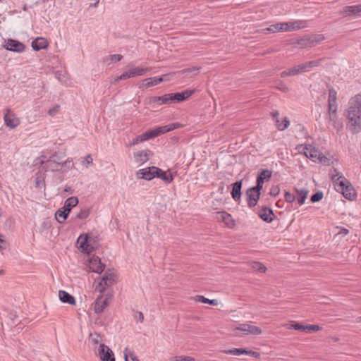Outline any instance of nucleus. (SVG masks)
<instances>
[{"instance_id": "obj_9", "label": "nucleus", "mask_w": 361, "mask_h": 361, "mask_svg": "<svg viewBox=\"0 0 361 361\" xmlns=\"http://www.w3.org/2000/svg\"><path fill=\"white\" fill-rule=\"evenodd\" d=\"M260 191L261 189H257L255 186L250 188L247 190V202L250 208L257 205V202L260 197Z\"/></svg>"}, {"instance_id": "obj_30", "label": "nucleus", "mask_w": 361, "mask_h": 361, "mask_svg": "<svg viewBox=\"0 0 361 361\" xmlns=\"http://www.w3.org/2000/svg\"><path fill=\"white\" fill-rule=\"evenodd\" d=\"M78 204V198L77 197L73 196L69 198H68L65 202L64 205L63 207V209L68 212V214L71 211V209L76 207Z\"/></svg>"}, {"instance_id": "obj_41", "label": "nucleus", "mask_w": 361, "mask_h": 361, "mask_svg": "<svg viewBox=\"0 0 361 361\" xmlns=\"http://www.w3.org/2000/svg\"><path fill=\"white\" fill-rule=\"evenodd\" d=\"M343 178L345 177L336 169H334L333 173L331 174V178L334 183L335 187L336 185Z\"/></svg>"}, {"instance_id": "obj_7", "label": "nucleus", "mask_w": 361, "mask_h": 361, "mask_svg": "<svg viewBox=\"0 0 361 361\" xmlns=\"http://www.w3.org/2000/svg\"><path fill=\"white\" fill-rule=\"evenodd\" d=\"M116 279L117 276L114 272L109 270L106 271L102 278L101 281L97 286L96 290L100 293H103L106 287H109L116 283Z\"/></svg>"}, {"instance_id": "obj_2", "label": "nucleus", "mask_w": 361, "mask_h": 361, "mask_svg": "<svg viewBox=\"0 0 361 361\" xmlns=\"http://www.w3.org/2000/svg\"><path fill=\"white\" fill-rule=\"evenodd\" d=\"M347 118L349 121L350 129L353 133L361 130V94H358L351 98L347 111Z\"/></svg>"}, {"instance_id": "obj_27", "label": "nucleus", "mask_w": 361, "mask_h": 361, "mask_svg": "<svg viewBox=\"0 0 361 361\" xmlns=\"http://www.w3.org/2000/svg\"><path fill=\"white\" fill-rule=\"evenodd\" d=\"M59 297L60 300L63 303H68L72 305L75 304V298L65 290H59Z\"/></svg>"}, {"instance_id": "obj_14", "label": "nucleus", "mask_w": 361, "mask_h": 361, "mask_svg": "<svg viewBox=\"0 0 361 361\" xmlns=\"http://www.w3.org/2000/svg\"><path fill=\"white\" fill-rule=\"evenodd\" d=\"M341 13L344 16L360 17L361 16V4L352 6H345L343 8Z\"/></svg>"}, {"instance_id": "obj_29", "label": "nucleus", "mask_w": 361, "mask_h": 361, "mask_svg": "<svg viewBox=\"0 0 361 361\" xmlns=\"http://www.w3.org/2000/svg\"><path fill=\"white\" fill-rule=\"evenodd\" d=\"M159 135V133L158 131V128H157L154 130H148V131L142 133V135H138L137 137H138L140 142H142L144 141L154 138Z\"/></svg>"}, {"instance_id": "obj_16", "label": "nucleus", "mask_w": 361, "mask_h": 361, "mask_svg": "<svg viewBox=\"0 0 361 361\" xmlns=\"http://www.w3.org/2000/svg\"><path fill=\"white\" fill-rule=\"evenodd\" d=\"M4 47L11 51L21 53L24 51L25 46L22 42H20L15 39H9L6 41Z\"/></svg>"}, {"instance_id": "obj_21", "label": "nucleus", "mask_w": 361, "mask_h": 361, "mask_svg": "<svg viewBox=\"0 0 361 361\" xmlns=\"http://www.w3.org/2000/svg\"><path fill=\"white\" fill-rule=\"evenodd\" d=\"M267 30L273 33L277 32H290L288 23H279L271 25L267 28Z\"/></svg>"}, {"instance_id": "obj_10", "label": "nucleus", "mask_w": 361, "mask_h": 361, "mask_svg": "<svg viewBox=\"0 0 361 361\" xmlns=\"http://www.w3.org/2000/svg\"><path fill=\"white\" fill-rule=\"evenodd\" d=\"M61 159L58 158L56 154H54L47 161H42V167L45 171H55L59 170L60 167L65 164L66 161L62 164L60 162Z\"/></svg>"}, {"instance_id": "obj_6", "label": "nucleus", "mask_w": 361, "mask_h": 361, "mask_svg": "<svg viewBox=\"0 0 361 361\" xmlns=\"http://www.w3.org/2000/svg\"><path fill=\"white\" fill-rule=\"evenodd\" d=\"M336 190L342 193L345 198L353 200L355 197V191L350 181L343 178L336 185Z\"/></svg>"}, {"instance_id": "obj_36", "label": "nucleus", "mask_w": 361, "mask_h": 361, "mask_svg": "<svg viewBox=\"0 0 361 361\" xmlns=\"http://www.w3.org/2000/svg\"><path fill=\"white\" fill-rule=\"evenodd\" d=\"M297 200L300 205H302L308 195V190L306 189L298 190L296 189Z\"/></svg>"}, {"instance_id": "obj_47", "label": "nucleus", "mask_w": 361, "mask_h": 361, "mask_svg": "<svg viewBox=\"0 0 361 361\" xmlns=\"http://www.w3.org/2000/svg\"><path fill=\"white\" fill-rule=\"evenodd\" d=\"M324 194L322 191H318L311 196V202H317L320 201L323 198Z\"/></svg>"}, {"instance_id": "obj_58", "label": "nucleus", "mask_w": 361, "mask_h": 361, "mask_svg": "<svg viewBox=\"0 0 361 361\" xmlns=\"http://www.w3.org/2000/svg\"><path fill=\"white\" fill-rule=\"evenodd\" d=\"M140 140H139L138 137H136L133 140V141L132 142V143H131L130 145H137V144H138V143H140Z\"/></svg>"}, {"instance_id": "obj_11", "label": "nucleus", "mask_w": 361, "mask_h": 361, "mask_svg": "<svg viewBox=\"0 0 361 361\" xmlns=\"http://www.w3.org/2000/svg\"><path fill=\"white\" fill-rule=\"evenodd\" d=\"M233 331H240L245 335L257 336L262 334V329L256 326H253L247 323L240 324L238 326L235 327Z\"/></svg>"}, {"instance_id": "obj_3", "label": "nucleus", "mask_w": 361, "mask_h": 361, "mask_svg": "<svg viewBox=\"0 0 361 361\" xmlns=\"http://www.w3.org/2000/svg\"><path fill=\"white\" fill-rule=\"evenodd\" d=\"M329 118L334 128L338 132L343 129V123L337 116L336 92H329Z\"/></svg>"}, {"instance_id": "obj_20", "label": "nucleus", "mask_w": 361, "mask_h": 361, "mask_svg": "<svg viewBox=\"0 0 361 361\" xmlns=\"http://www.w3.org/2000/svg\"><path fill=\"white\" fill-rule=\"evenodd\" d=\"M102 294V293H100ZM108 305L107 298H104L102 295H100L97 297L95 303H94V312L97 314H99L103 312V310Z\"/></svg>"}, {"instance_id": "obj_64", "label": "nucleus", "mask_w": 361, "mask_h": 361, "mask_svg": "<svg viewBox=\"0 0 361 361\" xmlns=\"http://www.w3.org/2000/svg\"><path fill=\"white\" fill-rule=\"evenodd\" d=\"M3 274H4V271L3 270H0V275H1Z\"/></svg>"}, {"instance_id": "obj_12", "label": "nucleus", "mask_w": 361, "mask_h": 361, "mask_svg": "<svg viewBox=\"0 0 361 361\" xmlns=\"http://www.w3.org/2000/svg\"><path fill=\"white\" fill-rule=\"evenodd\" d=\"M4 120L5 125L11 129L16 128L20 124L19 118L8 109L4 111Z\"/></svg>"}, {"instance_id": "obj_22", "label": "nucleus", "mask_w": 361, "mask_h": 361, "mask_svg": "<svg viewBox=\"0 0 361 361\" xmlns=\"http://www.w3.org/2000/svg\"><path fill=\"white\" fill-rule=\"evenodd\" d=\"M319 61H311L304 63L298 64L296 67L298 70V73L301 74L310 71L312 68L317 66Z\"/></svg>"}, {"instance_id": "obj_4", "label": "nucleus", "mask_w": 361, "mask_h": 361, "mask_svg": "<svg viewBox=\"0 0 361 361\" xmlns=\"http://www.w3.org/2000/svg\"><path fill=\"white\" fill-rule=\"evenodd\" d=\"M192 92H181L176 94H166L161 97H154L150 99L151 103L171 104L179 102L189 98Z\"/></svg>"}, {"instance_id": "obj_28", "label": "nucleus", "mask_w": 361, "mask_h": 361, "mask_svg": "<svg viewBox=\"0 0 361 361\" xmlns=\"http://www.w3.org/2000/svg\"><path fill=\"white\" fill-rule=\"evenodd\" d=\"M259 216L263 221L270 223L273 221L274 214L271 209L264 207L259 212Z\"/></svg>"}, {"instance_id": "obj_48", "label": "nucleus", "mask_w": 361, "mask_h": 361, "mask_svg": "<svg viewBox=\"0 0 361 361\" xmlns=\"http://www.w3.org/2000/svg\"><path fill=\"white\" fill-rule=\"evenodd\" d=\"M320 156L318 157L317 161L319 163H322L325 165H329L330 163V159L325 157L322 153H320Z\"/></svg>"}, {"instance_id": "obj_34", "label": "nucleus", "mask_w": 361, "mask_h": 361, "mask_svg": "<svg viewBox=\"0 0 361 361\" xmlns=\"http://www.w3.org/2000/svg\"><path fill=\"white\" fill-rule=\"evenodd\" d=\"M156 177L161 178L167 183H171L173 180V176L171 173L168 174L166 171H164L159 168L157 169Z\"/></svg>"}, {"instance_id": "obj_39", "label": "nucleus", "mask_w": 361, "mask_h": 361, "mask_svg": "<svg viewBox=\"0 0 361 361\" xmlns=\"http://www.w3.org/2000/svg\"><path fill=\"white\" fill-rule=\"evenodd\" d=\"M275 123H276V126L278 130L282 131V130H284L285 129H286L289 126L290 121H289L288 118L286 117L284 118L283 122H281L279 121V118H276Z\"/></svg>"}, {"instance_id": "obj_63", "label": "nucleus", "mask_w": 361, "mask_h": 361, "mask_svg": "<svg viewBox=\"0 0 361 361\" xmlns=\"http://www.w3.org/2000/svg\"><path fill=\"white\" fill-rule=\"evenodd\" d=\"M99 4V1H97L96 3H94V4L92 5V6H94V7H97V5Z\"/></svg>"}, {"instance_id": "obj_46", "label": "nucleus", "mask_w": 361, "mask_h": 361, "mask_svg": "<svg viewBox=\"0 0 361 361\" xmlns=\"http://www.w3.org/2000/svg\"><path fill=\"white\" fill-rule=\"evenodd\" d=\"M128 348H126L124 353L125 361H139L138 358L133 354V353L130 352L129 354L126 353Z\"/></svg>"}, {"instance_id": "obj_51", "label": "nucleus", "mask_w": 361, "mask_h": 361, "mask_svg": "<svg viewBox=\"0 0 361 361\" xmlns=\"http://www.w3.org/2000/svg\"><path fill=\"white\" fill-rule=\"evenodd\" d=\"M92 162V159L91 157L90 154L87 155L84 160L82 161V164L85 166L86 167H88L90 164H91Z\"/></svg>"}, {"instance_id": "obj_5", "label": "nucleus", "mask_w": 361, "mask_h": 361, "mask_svg": "<svg viewBox=\"0 0 361 361\" xmlns=\"http://www.w3.org/2000/svg\"><path fill=\"white\" fill-rule=\"evenodd\" d=\"M324 39V37L322 35H305L296 39L293 44L301 49L308 48L320 44Z\"/></svg>"}, {"instance_id": "obj_49", "label": "nucleus", "mask_w": 361, "mask_h": 361, "mask_svg": "<svg viewBox=\"0 0 361 361\" xmlns=\"http://www.w3.org/2000/svg\"><path fill=\"white\" fill-rule=\"evenodd\" d=\"M284 198L287 202H293L295 200V196L290 192H286Z\"/></svg>"}, {"instance_id": "obj_62", "label": "nucleus", "mask_w": 361, "mask_h": 361, "mask_svg": "<svg viewBox=\"0 0 361 361\" xmlns=\"http://www.w3.org/2000/svg\"><path fill=\"white\" fill-rule=\"evenodd\" d=\"M64 192H66L68 193H72V189L70 186H66V188L64 189Z\"/></svg>"}, {"instance_id": "obj_61", "label": "nucleus", "mask_w": 361, "mask_h": 361, "mask_svg": "<svg viewBox=\"0 0 361 361\" xmlns=\"http://www.w3.org/2000/svg\"><path fill=\"white\" fill-rule=\"evenodd\" d=\"M138 319H139V320H140L141 322H143V320H144V315H143V314H142V312H139V313H138Z\"/></svg>"}, {"instance_id": "obj_60", "label": "nucleus", "mask_w": 361, "mask_h": 361, "mask_svg": "<svg viewBox=\"0 0 361 361\" xmlns=\"http://www.w3.org/2000/svg\"><path fill=\"white\" fill-rule=\"evenodd\" d=\"M252 353L253 351L252 350H247L245 348V353H244V355H252Z\"/></svg>"}, {"instance_id": "obj_32", "label": "nucleus", "mask_w": 361, "mask_h": 361, "mask_svg": "<svg viewBox=\"0 0 361 361\" xmlns=\"http://www.w3.org/2000/svg\"><path fill=\"white\" fill-rule=\"evenodd\" d=\"M306 151L305 152V154L307 157L311 158L314 161H317L318 157L320 156V152L312 147L311 145L305 147Z\"/></svg>"}, {"instance_id": "obj_1", "label": "nucleus", "mask_w": 361, "mask_h": 361, "mask_svg": "<svg viewBox=\"0 0 361 361\" xmlns=\"http://www.w3.org/2000/svg\"><path fill=\"white\" fill-rule=\"evenodd\" d=\"M91 240L88 234H81L77 240V244L78 245V248L80 249L82 252L88 254L87 266L90 271L101 274L104 269V264L101 262L100 259L97 256L90 255L94 249L93 246L91 245Z\"/></svg>"}, {"instance_id": "obj_18", "label": "nucleus", "mask_w": 361, "mask_h": 361, "mask_svg": "<svg viewBox=\"0 0 361 361\" xmlns=\"http://www.w3.org/2000/svg\"><path fill=\"white\" fill-rule=\"evenodd\" d=\"M218 219L222 221L228 227L233 228L235 226V221L231 215L226 212H219L217 213Z\"/></svg>"}, {"instance_id": "obj_15", "label": "nucleus", "mask_w": 361, "mask_h": 361, "mask_svg": "<svg viewBox=\"0 0 361 361\" xmlns=\"http://www.w3.org/2000/svg\"><path fill=\"white\" fill-rule=\"evenodd\" d=\"M157 169V167L152 166L140 169L137 171V177L148 180H152L156 177Z\"/></svg>"}, {"instance_id": "obj_42", "label": "nucleus", "mask_w": 361, "mask_h": 361, "mask_svg": "<svg viewBox=\"0 0 361 361\" xmlns=\"http://www.w3.org/2000/svg\"><path fill=\"white\" fill-rule=\"evenodd\" d=\"M195 300L197 302H202V303H207V304H209V305H218V300H210V299H208V298H204V296H202V295H197L195 297Z\"/></svg>"}, {"instance_id": "obj_56", "label": "nucleus", "mask_w": 361, "mask_h": 361, "mask_svg": "<svg viewBox=\"0 0 361 361\" xmlns=\"http://www.w3.org/2000/svg\"><path fill=\"white\" fill-rule=\"evenodd\" d=\"M272 118L276 121V118H279V113L278 111H273L270 113Z\"/></svg>"}, {"instance_id": "obj_44", "label": "nucleus", "mask_w": 361, "mask_h": 361, "mask_svg": "<svg viewBox=\"0 0 361 361\" xmlns=\"http://www.w3.org/2000/svg\"><path fill=\"white\" fill-rule=\"evenodd\" d=\"M288 329H294L295 330L307 331V325H303L302 324L293 322Z\"/></svg>"}, {"instance_id": "obj_23", "label": "nucleus", "mask_w": 361, "mask_h": 361, "mask_svg": "<svg viewBox=\"0 0 361 361\" xmlns=\"http://www.w3.org/2000/svg\"><path fill=\"white\" fill-rule=\"evenodd\" d=\"M271 176V171L265 169L263 170L262 172H260L259 174H258L257 177V185L255 187H257V189H262L263 188V183L266 178H269Z\"/></svg>"}, {"instance_id": "obj_17", "label": "nucleus", "mask_w": 361, "mask_h": 361, "mask_svg": "<svg viewBox=\"0 0 361 361\" xmlns=\"http://www.w3.org/2000/svg\"><path fill=\"white\" fill-rule=\"evenodd\" d=\"M169 80V75H163L162 76L158 78V77H153V78H146L142 81V85L145 87H149L154 85H156L159 83H160L162 81L168 80Z\"/></svg>"}, {"instance_id": "obj_55", "label": "nucleus", "mask_w": 361, "mask_h": 361, "mask_svg": "<svg viewBox=\"0 0 361 361\" xmlns=\"http://www.w3.org/2000/svg\"><path fill=\"white\" fill-rule=\"evenodd\" d=\"M109 57L110 60L113 62L119 61L123 59V56L121 54H112L110 55Z\"/></svg>"}, {"instance_id": "obj_50", "label": "nucleus", "mask_w": 361, "mask_h": 361, "mask_svg": "<svg viewBox=\"0 0 361 361\" xmlns=\"http://www.w3.org/2000/svg\"><path fill=\"white\" fill-rule=\"evenodd\" d=\"M60 106L56 104L53 108L50 109L48 114L51 116H55L59 111Z\"/></svg>"}, {"instance_id": "obj_45", "label": "nucleus", "mask_w": 361, "mask_h": 361, "mask_svg": "<svg viewBox=\"0 0 361 361\" xmlns=\"http://www.w3.org/2000/svg\"><path fill=\"white\" fill-rule=\"evenodd\" d=\"M90 214V209H81L80 212L77 214L76 217L79 219H87Z\"/></svg>"}, {"instance_id": "obj_19", "label": "nucleus", "mask_w": 361, "mask_h": 361, "mask_svg": "<svg viewBox=\"0 0 361 361\" xmlns=\"http://www.w3.org/2000/svg\"><path fill=\"white\" fill-rule=\"evenodd\" d=\"M202 69L201 66H192L183 69L178 72L179 74L186 78H192L197 75Z\"/></svg>"}, {"instance_id": "obj_24", "label": "nucleus", "mask_w": 361, "mask_h": 361, "mask_svg": "<svg viewBox=\"0 0 361 361\" xmlns=\"http://www.w3.org/2000/svg\"><path fill=\"white\" fill-rule=\"evenodd\" d=\"M48 46L47 40L43 37H37L32 42V47L35 51L46 49Z\"/></svg>"}, {"instance_id": "obj_13", "label": "nucleus", "mask_w": 361, "mask_h": 361, "mask_svg": "<svg viewBox=\"0 0 361 361\" xmlns=\"http://www.w3.org/2000/svg\"><path fill=\"white\" fill-rule=\"evenodd\" d=\"M97 355L102 361H115L112 350L105 344H101L99 346Z\"/></svg>"}, {"instance_id": "obj_38", "label": "nucleus", "mask_w": 361, "mask_h": 361, "mask_svg": "<svg viewBox=\"0 0 361 361\" xmlns=\"http://www.w3.org/2000/svg\"><path fill=\"white\" fill-rule=\"evenodd\" d=\"M298 70L296 67V66L290 68L288 69H286L281 73V77L285 78L288 76H294L298 75Z\"/></svg>"}, {"instance_id": "obj_54", "label": "nucleus", "mask_w": 361, "mask_h": 361, "mask_svg": "<svg viewBox=\"0 0 361 361\" xmlns=\"http://www.w3.org/2000/svg\"><path fill=\"white\" fill-rule=\"evenodd\" d=\"M307 331H317L320 330V327L319 325H314V324H308L307 325Z\"/></svg>"}, {"instance_id": "obj_26", "label": "nucleus", "mask_w": 361, "mask_h": 361, "mask_svg": "<svg viewBox=\"0 0 361 361\" xmlns=\"http://www.w3.org/2000/svg\"><path fill=\"white\" fill-rule=\"evenodd\" d=\"M151 155H152V152L150 150H148V149L142 150V151H140V152H137L135 154V159L137 163L142 164V163L146 162L149 159V158Z\"/></svg>"}, {"instance_id": "obj_31", "label": "nucleus", "mask_w": 361, "mask_h": 361, "mask_svg": "<svg viewBox=\"0 0 361 361\" xmlns=\"http://www.w3.org/2000/svg\"><path fill=\"white\" fill-rule=\"evenodd\" d=\"M290 31L296 30L307 27V21L304 20H298L288 22Z\"/></svg>"}, {"instance_id": "obj_52", "label": "nucleus", "mask_w": 361, "mask_h": 361, "mask_svg": "<svg viewBox=\"0 0 361 361\" xmlns=\"http://www.w3.org/2000/svg\"><path fill=\"white\" fill-rule=\"evenodd\" d=\"M279 192H280V189H279V186L275 185V186H273L270 189L269 195L271 196H276L277 195H279Z\"/></svg>"}, {"instance_id": "obj_35", "label": "nucleus", "mask_w": 361, "mask_h": 361, "mask_svg": "<svg viewBox=\"0 0 361 361\" xmlns=\"http://www.w3.org/2000/svg\"><path fill=\"white\" fill-rule=\"evenodd\" d=\"M68 213L66 212L63 207L58 209L55 213V218L59 224H63L66 220Z\"/></svg>"}, {"instance_id": "obj_53", "label": "nucleus", "mask_w": 361, "mask_h": 361, "mask_svg": "<svg viewBox=\"0 0 361 361\" xmlns=\"http://www.w3.org/2000/svg\"><path fill=\"white\" fill-rule=\"evenodd\" d=\"M176 361H195V360L192 357L179 356L176 357Z\"/></svg>"}, {"instance_id": "obj_8", "label": "nucleus", "mask_w": 361, "mask_h": 361, "mask_svg": "<svg viewBox=\"0 0 361 361\" xmlns=\"http://www.w3.org/2000/svg\"><path fill=\"white\" fill-rule=\"evenodd\" d=\"M150 71L151 68L147 67H130L126 70L119 77H118L116 80H126L128 78H134L136 76L144 75Z\"/></svg>"}, {"instance_id": "obj_43", "label": "nucleus", "mask_w": 361, "mask_h": 361, "mask_svg": "<svg viewBox=\"0 0 361 361\" xmlns=\"http://www.w3.org/2000/svg\"><path fill=\"white\" fill-rule=\"evenodd\" d=\"M223 353L225 354L232 355H244L245 348H232L229 350H224Z\"/></svg>"}, {"instance_id": "obj_40", "label": "nucleus", "mask_w": 361, "mask_h": 361, "mask_svg": "<svg viewBox=\"0 0 361 361\" xmlns=\"http://www.w3.org/2000/svg\"><path fill=\"white\" fill-rule=\"evenodd\" d=\"M250 267L252 269H253L254 271H257L260 273H265V271H267L266 267L259 262H252L250 264Z\"/></svg>"}, {"instance_id": "obj_57", "label": "nucleus", "mask_w": 361, "mask_h": 361, "mask_svg": "<svg viewBox=\"0 0 361 361\" xmlns=\"http://www.w3.org/2000/svg\"><path fill=\"white\" fill-rule=\"evenodd\" d=\"M348 233H349V231L348 229L342 228H341L338 234L345 235L348 234Z\"/></svg>"}, {"instance_id": "obj_59", "label": "nucleus", "mask_w": 361, "mask_h": 361, "mask_svg": "<svg viewBox=\"0 0 361 361\" xmlns=\"http://www.w3.org/2000/svg\"><path fill=\"white\" fill-rule=\"evenodd\" d=\"M252 356L255 357V358H257V359H259L260 357V354L258 352L253 351Z\"/></svg>"}, {"instance_id": "obj_33", "label": "nucleus", "mask_w": 361, "mask_h": 361, "mask_svg": "<svg viewBox=\"0 0 361 361\" xmlns=\"http://www.w3.org/2000/svg\"><path fill=\"white\" fill-rule=\"evenodd\" d=\"M183 126V125L179 123H173L164 126L158 127L157 128L160 135L161 134L169 132L176 128H181Z\"/></svg>"}, {"instance_id": "obj_25", "label": "nucleus", "mask_w": 361, "mask_h": 361, "mask_svg": "<svg viewBox=\"0 0 361 361\" xmlns=\"http://www.w3.org/2000/svg\"><path fill=\"white\" fill-rule=\"evenodd\" d=\"M242 180L236 181L233 184L231 196L235 201H238L241 197Z\"/></svg>"}, {"instance_id": "obj_37", "label": "nucleus", "mask_w": 361, "mask_h": 361, "mask_svg": "<svg viewBox=\"0 0 361 361\" xmlns=\"http://www.w3.org/2000/svg\"><path fill=\"white\" fill-rule=\"evenodd\" d=\"M90 340L92 344L94 345H97L98 344L100 345L101 344H103V339L102 336L97 332L91 333L90 334Z\"/></svg>"}]
</instances>
